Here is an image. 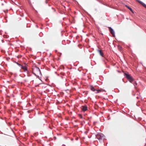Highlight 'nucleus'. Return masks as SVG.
Here are the masks:
<instances>
[{"instance_id":"nucleus-1","label":"nucleus","mask_w":146,"mask_h":146,"mask_svg":"<svg viewBox=\"0 0 146 146\" xmlns=\"http://www.w3.org/2000/svg\"><path fill=\"white\" fill-rule=\"evenodd\" d=\"M33 73L36 76H38L41 74L40 70L39 68L35 67L33 69Z\"/></svg>"},{"instance_id":"nucleus-2","label":"nucleus","mask_w":146,"mask_h":146,"mask_svg":"<svg viewBox=\"0 0 146 146\" xmlns=\"http://www.w3.org/2000/svg\"><path fill=\"white\" fill-rule=\"evenodd\" d=\"M96 137L99 140H103L104 138V136L102 133H98L96 135Z\"/></svg>"},{"instance_id":"nucleus-3","label":"nucleus","mask_w":146,"mask_h":146,"mask_svg":"<svg viewBox=\"0 0 146 146\" xmlns=\"http://www.w3.org/2000/svg\"><path fill=\"white\" fill-rule=\"evenodd\" d=\"M126 78L131 82L132 83L133 81V79L127 73L124 74Z\"/></svg>"},{"instance_id":"nucleus-4","label":"nucleus","mask_w":146,"mask_h":146,"mask_svg":"<svg viewBox=\"0 0 146 146\" xmlns=\"http://www.w3.org/2000/svg\"><path fill=\"white\" fill-rule=\"evenodd\" d=\"M90 88L91 90L93 91V92H95L96 91V93H98L100 91L99 90H98L96 89H95L92 86H90Z\"/></svg>"},{"instance_id":"nucleus-5","label":"nucleus","mask_w":146,"mask_h":146,"mask_svg":"<svg viewBox=\"0 0 146 146\" xmlns=\"http://www.w3.org/2000/svg\"><path fill=\"white\" fill-rule=\"evenodd\" d=\"M109 30L113 36H115V32L114 30L110 27L109 28Z\"/></svg>"},{"instance_id":"nucleus-6","label":"nucleus","mask_w":146,"mask_h":146,"mask_svg":"<svg viewBox=\"0 0 146 146\" xmlns=\"http://www.w3.org/2000/svg\"><path fill=\"white\" fill-rule=\"evenodd\" d=\"M137 1L140 4H141V5H142L145 8H146V5L142 2V1H139V0H137Z\"/></svg>"},{"instance_id":"nucleus-7","label":"nucleus","mask_w":146,"mask_h":146,"mask_svg":"<svg viewBox=\"0 0 146 146\" xmlns=\"http://www.w3.org/2000/svg\"><path fill=\"white\" fill-rule=\"evenodd\" d=\"M82 109L83 111H85L87 110V108L86 106H84L82 107Z\"/></svg>"},{"instance_id":"nucleus-8","label":"nucleus","mask_w":146,"mask_h":146,"mask_svg":"<svg viewBox=\"0 0 146 146\" xmlns=\"http://www.w3.org/2000/svg\"><path fill=\"white\" fill-rule=\"evenodd\" d=\"M98 51L99 52V53L100 55L101 56H103V53L102 52V51L101 50H98Z\"/></svg>"},{"instance_id":"nucleus-9","label":"nucleus","mask_w":146,"mask_h":146,"mask_svg":"<svg viewBox=\"0 0 146 146\" xmlns=\"http://www.w3.org/2000/svg\"><path fill=\"white\" fill-rule=\"evenodd\" d=\"M125 6L131 11H132V9H131V8L130 7H128V6L126 5Z\"/></svg>"},{"instance_id":"nucleus-10","label":"nucleus","mask_w":146,"mask_h":146,"mask_svg":"<svg viewBox=\"0 0 146 146\" xmlns=\"http://www.w3.org/2000/svg\"><path fill=\"white\" fill-rule=\"evenodd\" d=\"M22 68L24 70H27V68L25 66H23Z\"/></svg>"},{"instance_id":"nucleus-11","label":"nucleus","mask_w":146,"mask_h":146,"mask_svg":"<svg viewBox=\"0 0 146 146\" xmlns=\"http://www.w3.org/2000/svg\"><path fill=\"white\" fill-rule=\"evenodd\" d=\"M118 48H119V50L120 51H121V47L120 46H118Z\"/></svg>"}]
</instances>
